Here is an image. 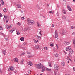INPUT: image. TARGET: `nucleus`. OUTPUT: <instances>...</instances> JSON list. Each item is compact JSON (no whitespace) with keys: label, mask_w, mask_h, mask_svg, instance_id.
I'll use <instances>...</instances> for the list:
<instances>
[{"label":"nucleus","mask_w":75,"mask_h":75,"mask_svg":"<svg viewBox=\"0 0 75 75\" xmlns=\"http://www.w3.org/2000/svg\"><path fill=\"white\" fill-rule=\"evenodd\" d=\"M35 66L38 69H42V72L44 71V69L45 67H44V66L42 64H35Z\"/></svg>","instance_id":"f257e3e1"},{"label":"nucleus","mask_w":75,"mask_h":75,"mask_svg":"<svg viewBox=\"0 0 75 75\" xmlns=\"http://www.w3.org/2000/svg\"><path fill=\"white\" fill-rule=\"evenodd\" d=\"M54 68L56 70V71H58L59 69V67L58 65L57 64H55L54 65Z\"/></svg>","instance_id":"f03ea898"},{"label":"nucleus","mask_w":75,"mask_h":75,"mask_svg":"<svg viewBox=\"0 0 75 75\" xmlns=\"http://www.w3.org/2000/svg\"><path fill=\"white\" fill-rule=\"evenodd\" d=\"M14 71V67H13L12 66L11 67H10L8 69V71Z\"/></svg>","instance_id":"7ed1b4c3"},{"label":"nucleus","mask_w":75,"mask_h":75,"mask_svg":"<svg viewBox=\"0 0 75 75\" xmlns=\"http://www.w3.org/2000/svg\"><path fill=\"white\" fill-rule=\"evenodd\" d=\"M44 71H45V70H46V71H49V72H51V69H48V68H46L45 67H44Z\"/></svg>","instance_id":"20e7f679"},{"label":"nucleus","mask_w":75,"mask_h":75,"mask_svg":"<svg viewBox=\"0 0 75 75\" xmlns=\"http://www.w3.org/2000/svg\"><path fill=\"white\" fill-rule=\"evenodd\" d=\"M67 31L65 30H62V35H66L67 34Z\"/></svg>","instance_id":"39448f33"},{"label":"nucleus","mask_w":75,"mask_h":75,"mask_svg":"<svg viewBox=\"0 0 75 75\" xmlns=\"http://www.w3.org/2000/svg\"><path fill=\"white\" fill-rule=\"evenodd\" d=\"M54 33L55 38H58V31L57 30H56L55 31Z\"/></svg>","instance_id":"423d86ee"},{"label":"nucleus","mask_w":75,"mask_h":75,"mask_svg":"<svg viewBox=\"0 0 75 75\" xmlns=\"http://www.w3.org/2000/svg\"><path fill=\"white\" fill-rule=\"evenodd\" d=\"M71 48V46H69L67 47L66 49V50L67 51H69L70 50V49Z\"/></svg>","instance_id":"0eeeda50"},{"label":"nucleus","mask_w":75,"mask_h":75,"mask_svg":"<svg viewBox=\"0 0 75 75\" xmlns=\"http://www.w3.org/2000/svg\"><path fill=\"white\" fill-rule=\"evenodd\" d=\"M27 64H28V65H30V66H33V63L31 61L28 62Z\"/></svg>","instance_id":"6e6552de"},{"label":"nucleus","mask_w":75,"mask_h":75,"mask_svg":"<svg viewBox=\"0 0 75 75\" xmlns=\"http://www.w3.org/2000/svg\"><path fill=\"white\" fill-rule=\"evenodd\" d=\"M69 54L71 55V54H73L74 53V51H73V50L72 49H71V48L70 49V50H69Z\"/></svg>","instance_id":"1a4fd4ad"},{"label":"nucleus","mask_w":75,"mask_h":75,"mask_svg":"<svg viewBox=\"0 0 75 75\" xmlns=\"http://www.w3.org/2000/svg\"><path fill=\"white\" fill-rule=\"evenodd\" d=\"M35 21L33 20H32L30 21V23H31V24H33V25H34V24Z\"/></svg>","instance_id":"9d476101"},{"label":"nucleus","mask_w":75,"mask_h":75,"mask_svg":"<svg viewBox=\"0 0 75 75\" xmlns=\"http://www.w3.org/2000/svg\"><path fill=\"white\" fill-rule=\"evenodd\" d=\"M18 6V8H20L21 7V5L20 4H19L17 5Z\"/></svg>","instance_id":"9b49d317"},{"label":"nucleus","mask_w":75,"mask_h":75,"mask_svg":"<svg viewBox=\"0 0 75 75\" xmlns=\"http://www.w3.org/2000/svg\"><path fill=\"white\" fill-rule=\"evenodd\" d=\"M64 44L65 45H69V42L65 41L64 42Z\"/></svg>","instance_id":"f8f14e48"},{"label":"nucleus","mask_w":75,"mask_h":75,"mask_svg":"<svg viewBox=\"0 0 75 75\" xmlns=\"http://www.w3.org/2000/svg\"><path fill=\"white\" fill-rule=\"evenodd\" d=\"M36 7L37 8H38V10L40 9V7L39 6V4H37V5H36Z\"/></svg>","instance_id":"ddd939ff"},{"label":"nucleus","mask_w":75,"mask_h":75,"mask_svg":"<svg viewBox=\"0 0 75 75\" xmlns=\"http://www.w3.org/2000/svg\"><path fill=\"white\" fill-rule=\"evenodd\" d=\"M14 61L15 62H18V60L17 58H16L14 59Z\"/></svg>","instance_id":"4468645a"},{"label":"nucleus","mask_w":75,"mask_h":75,"mask_svg":"<svg viewBox=\"0 0 75 75\" xmlns=\"http://www.w3.org/2000/svg\"><path fill=\"white\" fill-rule=\"evenodd\" d=\"M73 43L74 45V47L75 48V39L74 38L73 39Z\"/></svg>","instance_id":"2eb2a0df"},{"label":"nucleus","mask_w":75,"mask_h":75,"mask_svg":"<svg viewBox=\"0 0 75 75\" xmlns=\"http://www.w3.org/2000/svg\"><path fill=\"white\" fill-rule=\"evenodd\" d=\"M24 37H21L20 39V40L21 41H24Z\"/></svg>","instance_id":"dca6fc26"},{"label":"nucleus","mask_w":75,"mask_h":75,"mask_svg":"<svg viewBox=\"0 0 75 75\" xmlns=\"http://www.w3.org/2000/svg\"><path fill=\"white\" fill-rule=\"evenodd\" d=\"M61 65L63 67H64V66H65V62H62L61 63Z\"/></svg>","instance_id":"f3484780"},{"label":"nucleus","mask_w":75,"mask_h":75,"mask_svg":"<svg viewBox=\"0 0 75 75\" xmlns=\"http://www.w3.org/2000/svg\"><path fill=\"white\" fill-rule=\"evenodd\" d=\"M36 37H37L38 40H41V37L39 36H36Z\"/></svg>","instance_id":"a211bd4d"},{"label":"nucleus","mask_w":75,"mask_h":75,"mask_svg":"<svg viewBox=\"0 0 75 75\" xmlns=\"http://www.w3.org/2000/svg\"><path fill=\"white\" fill-rule=\"evenodd\" d=\"M7 16H4V21H5V20L7 19Z\"/></svg>","instance_id":"6ab92c4d"},{"label":"nucleus","mask_w":75,"mask_h":75,"mask_svg":"<svg viewBox=\"0 0 75 75\" xmlns=\"http://www.w3.org/2000/svg\"><path fill=\"white\" fill-rule=\"evenodd\" d=\"M35 48L36 49H38V48H39V45H36L35 46Z\"/></svg>","instance_id":"aec40b11"},{"label":"nucleus","mask_w":75,"mask_h":75,"mask_svg":"<svg viewBox=\"0 0 75 75\" xmlns=\"http://www.w3.org/2000/svg\"><path fill=\"white\" fill-rule=\"evenodd\" d=\"M62 19L63 20H65V19H66V17L65 16H62Z\"/></svg>","instance_id":"412c9836"},{"label":"nucleus","mask_w":75,"mask_h":75,"mask_svg":"<svg viewBox=\"0 0 75 75\" xmlns=\"http://www.w3.org/2000/svg\"><path fill=\"white\" fill-rule=\"evenodd\" d=\"M49 13H51L53 14H54V12L53 11H49Z\"/></svg>","instance_id":"4be33fe9"},{"label":"nucleus","mask_w":75,"mask_h":75,"mask_svg":"<svg viewBox=\"0 0 75 75\" xmlns=\"http://www.w3.org/2000/svg\"><path fill=\"white\" fill-rule=\"evenodd\" d=\"M37 23L38 24V27H41V25L40 24V23L38 22H37Z\"/></svg>","instance_id":"5701e85b"},{"label":"nucleus","mask_w":75,"mask_h":75,"mask_svg":"<svg viewBox=\"0 0 75 75\" xmlns=\"http://www.w3.org/2000/svg\"><path fill=\"white\" fill-rule=\"evenodd\" d=\"M1 4H2V5H4V2L3 1V0H1Z\"/></svg>","instance_id":"b1692460"},{"label":"nucleus","mask_w":75,"mask_h":75,"mask_svg":"<svg viewBox=\"0 0 75 75\" xmlns=\"http://www.w3.org/2000/svg\"><path fill=\"white\" fill-rule=\"evenodd\" d=\"M63 14H66V12H65V10L63 9Z\"/></svg>","instance_id":"393cba45"},{"label":"nucleus","mask_w":75,"mask_h":75,"mask_svg":"<svg viewBox=\"0 0 75 75\" xmlns=\"http://www.w3.org/2000/svg\"><path fill=\"white\" fill-rule=\"evenodd\" d=\"M14 31V30H13V29H11V30H10L9 31L10 33H13V32Z\"/></svg>","instance_id":"a878e982"},{"label":"nucleus","mask_w":75,"mask_h":75,"mask_svg":"<svg viewBox=\"0 0 75 75\" xmlns=\"http://www.w3.org/2000/svg\"><path fill=\"white\" fill-rule=\"evenodd\" d=\"M31 21V20H30V19H28L27 20V22L29 23H30Z\"/></svg>","instance_id":"bb28decb"},{"label":"nucleus","mask_w":75,"mask_h":75,"mask_svg":"<svg viewBox=\"0 0 75 75\" xmlns=\"http://www.w3.org/2000/svg\"><path fill=\"white\" fill-rule=\"evenodd\" d=\"M23 30L24 31H27V28H25Z\"/></svg>","instance_id":"cd10ccee"},{"label":"nucleus","mask_w":75,"mask_h":75,"mask_svg":"<svg viewBox=\"0 0 75 75\" xmlns=\"http://www.w3.org/2000/svg\"><path fill=\"white\" fill-rule=\"evenodd\" d=\"M6 52V50H4L3 51V53L4 55H5Z\"/></svg>","instance_id":"c85d7f7f"},{"label":"nucleus","mask_w":75,"mask_h":75,"mask_svg":"<svg viewBox=\"0 0 75 75\" xmlns=\"http://www.w3.org/2000/svg\"><path fill=\"white\" fill-rule=\"evenodd\" d=\"M7 28V29H10V27L9 26H8V25H6Z\"/></svg>","instance_id":"c756f323"},{"label":"nucleus","mask_w":75,"mask_h":75,"mask_svg":"<svg viewBox=\"0 0 75 75\" xmlns=\"http://www.w3.org/2000/svg\"><path fill=\"white\" fill-rule=\"evenodd\" d=\"M24 54H25V53H24V52H23L20 55V56H23V55H24Z\"/></svg>","instance_id":"7c9ffc66"},{"label":"nucleus","mask_w":75,"mask_h":75,"mask_svg":"<svg viewBox=\"0 0 75 75\" xmlns=\"http://www.w3.org/2000/svg\"><path fill=\"white\" fill-rule=\"evenodd\" d=\"M68 9V10L70 11H72V9H71V7H69Z\"/></svg>","instance_id":"2f4dec72"},{"label":"nucleus","mask_w":75,"mask_h":75,"mask_svg":"<svg viewBox=\"0 0 75 75\" xmlns=\"http://www.w3.org/2000/svg\"><path fill=\"white\" fill-rule=\"evenodd\" d=\"M58 55H59L57 53H56L54 54L55 57H58Z\"/></svg>","instance_id":"473e14b6"},{"label":"nucleus","mask_w":75,"mask_h":75,"mask_svg":"<svg viewBox=\"0 0 75 75\" xmlns=\"http://www.w3.org/2000/svg\"><path fill=\"white\" fill-rule=\"evenodd\" d=\"M17 24L18 25H19V26H20V25H21V23L19 22L17 23Z\"/></svg>","instance_id":"72a5a7b5"},{"label":"nucleus","mask_w":75,"mask_h":75,"mask_svg":"<svg viewBox=\"0 0 75 75\" xmlns=\"http://www.w3.org/2000/svg\"><path fill=\"white\" fill-rule=\"evenodd\" d=\"M44 49H45L46 50H48V47H44Z\"/></svg>","instance_id":"f704fd0d"},{"label":"nucleus","mask_w":75,"mask_h":75,"mask_svg":"<svg viewBox=\"0 0 75 75\" xmlns=\"http://www.w3.org/2000/svg\"><path fill=\"white\" fill-rule=\"evenodd\" d=\"M22 48V49H23V50H26V47H23Z\"/></svg>","instance_id":"c9c22d12"},{"label":"nucleus","mask_w":75,"mask_h":75,"mask_svg":"<svg viewBox=\"0 0 75 75\" xmlns=\"http://www.w3.org/2000/svg\"><path fill=\"white\" fill-rule=\"evenodd\" d=\"M3 29V27L1 26H0V30H2Z\"/></svg>","instance_id":"e433bc0d"},{"label":"nucleus","mask_w":75,"mask_h":75,"mask_svg":"<svg viewBox=\"0 0 75 75\" xmlns=\"http://www.w3.org/2000/svg\"><path fill=\"white\" fill-rule=\"evenodd\" d=\"M21 19L22 20H24V19H25V18L24 17H22L21 18Z\"/></svg>","instance_id":"4c0bfd02"},{"label":"nucleus","mask_w":75,"mask_h":75,"mask_svg":"<svg viewBox=\"0 0 75 75\" xmlns=\"http://www.w3.org/2000/svg\"><path fill=\"white\" fill-rule=\"evenodd\" d=\"M16 32H17V33H18V32H19V30H18V29H17L16 30Z\"/></svg>","instance_id":"58836bf2"},{"label":"nucleus","mask_w":75,"mask_h":75,"mask_svg":"<svg viewBox=\"0 0 75 75\" xmlns=\"http://www.w3.org/2000/svg\"><path fill=\"white\" fill-rule=\"evenodd\" d=\"M3 11L4 12H6V8H4L3 10Z\"/></svg>","instance_id":"ea45409f"},{"label":"nucleus","mask_w":75,"mask_h":75,"mask_svg":"<svg viewBox=\"0 0 75 75\" xmlns=\"http://www.w3.org/2000/svg\"><path fill=\"white\" fill-rule=\"evenodd\" d=\"M33 41H34L35 42V43H37V41H36L35 39H33Z\"/></svg>","instance_id":"a19ab883"},{"label":"nucleus","mask_w":75,"mask_h":75,"mask_svg":"<svg viewBox=\"0 0 75 75\" xmlns=\"http://www.w3.org/2000/svg\"><path fill=\"white\" fill-rule=\"evenodd\" d=\"M48 64H49V66H51V63L50 62H49Z\"/></svg>","instance_id":"79ce46f5"},{"label":"nucleus","mask_w":75,"mask_h":75,"mask_svg":"<svg viewBox=\"0 0 75 75\" xmlns=\"http://www.w3.org/2000/svg\"><path fill=\"white\" fill-rule=\"evenodd\" d=\"M6 41H8V39L7 38H5Z\"/></svg>","instance_id":"37998d69"},{"label":"nucleus","mask_w":75,"mask_h":75,"mask_svg":"<svg viewBox=\"0 0 75 75\" xmlns=\"http://www.w3.org/2000/svg\"><path fill=\"white\" fill-rule=\"evenodd\" d=\"M3 17V15L1 14V13H0V17Z\"/></svg>","instance_id":"c03bdc74"},{"label":"nucleus","mask_w":75,"mask_h":75,"mask_svg":"<svg viewBox=\"0 0 75 75\" xmlns=\"http://www.w3.org/2000/svg\"><path fill=\"white\" fill-rule=\"evenodd\" d=\"M50 45L51 47H53L54 46V45L52 44H50Z\"/></svg>","instance_id":"a18cd8bd"},{"label":"nucleus","mask_w":75,"mask_h":75,"mask_svg":"<svg viewBox=\"0 0 75 75\" xmlns=\"http://www.w3.org/2000/svg\"><path fill=\"white\" fill-rule=\"evenodd\" d=\"M17 35H19V34H20V32H18L17 33Z\"/></svg>","instance_id":"49530a36"},{"label":"nucleus","mask_w":75,"mask_h":75,"mask_svg":"<svg viewBox=\"0 0 75 75\" xmlns=\"http://www.w3.org/2000/svg\"><path fill=\"white\" fill-rule=\"evenodd\" d=\"M72 35H75V32H73L72 33Z\"/></svg>","instance_id":"de8ad7c7"},{"label":"nucleus","mask_w":75,"mask_h":75,"mask_svg":"<svg viewBox=\"0 0 75 75\" xmlns=\"http://www.w3.org/2000/svg\"><path fill=\"white\" fill-rule=\"evenodd\" d=\"M28 74H31V72L30 71H28Z\"/></svg>","instance_id":"09e8293b"},{"label":"nucleus","mask_w":75,"mask_h":75,"mask_svg":"<svg viewBox=\"0 0 75 75\" xmlns=\"http://www.w3.org/2000/svg\"><path fill=\"white\" fill-rule=\"evenodd\" d=\"M21 13H24V11H23L21 10Z\"/></svg>","instance_id":"8fccbe9b"},{"label":"nucleus","mask_w":75,"mask_h":75,"mask_svg":"<svg viewBox=\"0 0 75 75\" xmlns=\"http://www.w3.org/2000/svg\"><path fill=\"white\" fill-rule=\"evenodd\" d=\"M0 72H1V73H2L3 72V71H2V70H1V69L0 68Z\"/></svg>","instance_id":"3c124183"},{"label":"nucleus","mask_w":75,"mask_h":75,"mask_svg":"<svg viewBox=\"0 0 75 75\" xmlns=\"http://www.w3.org/2000/svg\"><path fill=\"white\" fill-rule=\"evenodd\" d=\"M41 31H40L39 33V34H41V35H42V34H41Z\"/></svg>","instance_id":"603ef678"},{"label":"nucleus","mask_w":75,"mask_h":75,"mask_svg":"<svg viewBox=\"0 0 75 75\" xmlns=\"http://www.w3.org/2000/svg\"><path fill=\"white\" fill-rule=\"evenodd\" d=\"M69 7H71L69 6H67V8H68V9L69 8Z\"/></svg>","instance_id":"864d4df0"},{"label":"nucleus","mask_w":75,"mask_h":75,"mask_svg":"<svg viewBox=\"0 0 75 75\" xmlns=\"http://www.w3.org/2000/svg\"><path fill=\"white\" fill-rule=\"evenodd\" d=\"M23 61H22L21 63V64H23Z\"/></svg>","instance_id":"5fc2aeb1"},{"label":"nucleus","mask_w":75,"mask_h":75,"mask_svg":"<svg viewBox=\"0 0 75 75\" xmlns=\"http://www.w3.org/2000/svg\"><path fill=\"white\" fill-rule=\"evenodd\" d=\"M28 54H29V55H30L31 54V53H30V52H27Z\"/></svg>","instance_id":"6e6d98bb"},{"label":"nucleus","mask_w":75,"mask_h":75,"mask_svg":"<svg viewBox=\"0 0 75 75\" xmlns=\"http://www.w3.org/2000/svg\"><path fill=\"white\" fill-rule=\"evenodd\" d=\"M13 27V25H10V28H11Z\"/></svg>","instance_id":"4d7b16f0"},{"label":"nucleus","mask_w":75,"mask_h":75,"mask_svg":"<svg viewBox=\"0 0 75 75\" xmlns=\"http://www.w3.org/2000/svg\"><path fill=\"white\" fill-rule=\"evenodd\" d=\"M71 29H73L74 28V27L73 26H71Z\"/></svg>","instance_id":"13d9d810"},{"label":"nucleus","mask_w":75,"mask_h":75,"mask_svg":"<svg viewBox=\"0 0 75 75\" xmlns=\"http://www.w3.org/2000/svg\"><path fill=\"white\" fill-rule=\"evenodd\" d=\"M28 58H30V57H31V55L28 56Z\"/></svg>","instance_id":"bf43d9fd"},{"label":"nucleus","mask_w":75,"mask_h":75,"mask_svg":"<svg viewBox=\"0 0 75 75\" xmlns=\"http://www.w3.org/2000/svg\"><path fill=\"white\" fill-rule=\"evenodd\" d=\"M8 20L7 19L6 20V23H7L8 22Z\"/></svg>","instance_id":"052dcab7"},{"label":"nucleus","mask_w":75,"mask_h":75,"mask_svg":"<svg viewBox=\"0 0 75 75\" xmlns=\"http://www.w3.org/2000/svg\"><path fill=\"white\" fill-rule=\"evenodd\" d=\"M23 45H26V43H25L24 42L23 43Z\"/></svg>","instance_id":"680f3d73"},{"label":"nucleus","mask_w":75,"mask_h":75,"mask_svg":"<svg viewBox=\"0 0 75 75\" xmlns=\"http://www.w3.org/2000/svg\"><path fill=\"white\" fill-rule=\"evenodd\" d=\"M73 69L74 71H75V68H74L73 67Z\"/></svg>","instance_id":"e2e57ef3"},{"label":"nucleus","mask_w":75,"mask_h":75,"mask_svg":"<svg viewBox=\"0 0 75 75\" xmlns=\"http://www.w3.org/2000/svg\"><path fill=\"white\" fill-rule=\"evenodd\" d=\"M64 52L65 54L66 55L67 54V52H65V51H64Z\"/></svg>","instance_id":"0e129e2a"},{"label":"nucleus","mask_w":75,"mask_h":75,"mask_svg":"<svg viewBox=\"0 0 75 75\" xmlns=\"http://www.w3.org/2000/svg\"><path fill=\"white\" fill-rule=\"evenodd\" d=\"M43 17L44 18H46V17H45L44 16H43Z\"/></svg>","instance_id":"69168bd1"},{"label":"nucleus","mask_w":75,"mask_h":75,"mask_svg":"<svg viewBox=\"0 0 75 75\" xmlns=\"http://www.w3.org/2000/svg\"><path fill=\"white\" fill-rule=\"evenodd\" d=\"M52 27H54V24H52Z\"/></svg>","instance_id":"338daca9"},{"label":"nucleus","mask_w":75,"mask_h":75,"mask_svg":"<svg viewBox=\"0 0 75 75\" xmlns=\"http://www.w3.org/2000/svg\"><path fill=\"white\" fill-rule=\"evenodd\" d=\"M65 75H69V74H65Z\"/></svg>","instance_id":"774afa93"}]
</instances>
